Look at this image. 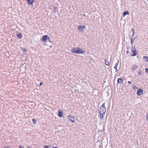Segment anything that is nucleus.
I'll list each match as a JSON object with an SVG mask.
<instances>
[{
    "label": "nucleus",
    "mask_w": 148,
    "mask_h": 148,
    "mask_svg": "<svg viewBox=\"0 0 148 148\" xmlns=\"http://www.w3.org/2000/svg\"><path fill=\"white\" fill-rule=\"evenodd\" d=\"M105 105V103H103V105L100 107L99 109V117L101 120L103 119L104 118L106 112Z\"/></svg>",
    "instance_id": "f257e3e1"
},
{
    "label": "nucleus",
    "mask_w": 148,
    "mask_h": 148,
    "mask_svg": "<svg viewBox=\"0 0 148 148\" xmlns=\"http://www.w3.org/2000/svg\"><path fill=\"white\" fill-rule=\"evenodd\" d=\"M132 51L133 53V54L132 55V56H136L138 52L136 50L135 47H132Z\"/></svg>",
    "instance_id": "f03ea898"
},
{
    "label": "nucleus",
    "mask_w": 148,
    "mask_h": 148,
    "mask_svg": "<svg viewBox=\"0 0 148 148\" xmlns=\"http://www.w3.org/2000/svg\"><path fill=\"white\" fill-rule=\"evenodd\" d=\"M77 54H83L85 53V51L82 48L77 47Z\"/></svg>",
    "instance_id": "7ed1b4c3"
},
{
    "label": "nucleus",
    "mask_w": 148,
    "mask_h": 148,
    "mask_svg": "<svg viewBox=\"0 0 148 148\" xmlns=\"http://www.w3.org/2000/svg\"><path fill=\"white\" fill-rule=\"evenodd\" d=\"M143 93V90L141 89H139L138 90L137 92V94L138 96L140 95H142Z\"/></svg>",
    "instance_id": "20e7f679"
},
{
    "label": "nucleus",
    "mask_w": 148,
    "mask_h": 148,
    "mask_svg": "<svg viewBox=\"0 0 148 148\" xmlns=\"http://www.w3.org/2000/svg\"><path fill=\"white\" fill-rule=\"evenodd\" d=\"M85 27V26L84 25L82 26L79 25V26L78 29L81 32H82L83 31V29Z\"/></svg>",
    "instance_id": "39448f33"
},
{
    "label": "nucleus",
    "mask_w": 148,
    "mask_h": 148,
    "mask_svg": "<svg viewBox=\"0 0 148 148\" xmlns=\"http://www.w3.org/2000/svg\"><path fill=\"white\" fill-rule=\"evenodd\" d=\"M68 119H69L70 121L73 122H75V119L74 117H72L69 116H68Z\"/></svg>",
    "instance_id": "423d86ee"
},
{
    "label": "nucleus",
    "mask_w": 148,
    "mask_h": 148,
    "mask_svg": "<svg viewBox=\"0 0 148 148\" xmlns=\"http://www.w3.org/2000/svg\"><path fill=\"white\" fill-rule=\"evenodd\" d=\"M77 47L73 48L71 49V51L74 53H77Z\"/></svg>",
    "instance_id": "0eeeda50"
},
{
    "label": "nucleus",
    "mask_w": 148,
    "mask_h": 148,
    "mask_svg": "<svg viewBox=\"0 0 148 148\" xmlns=\"http://www.w3.org/2000/svg\"><path fill=\"white\" fill-rule=\"evenodd\" d=\"M28 4L29 5H32L33 3L34 2V0H27Z\"/></svg>",
    "instance_id": "6e6552de"
},
{
    "label": "nucleus",
    "mask_w": 148,
    "mask_h": 148,
    "mask_svg": "<svg viewBox=\"0 0 148 148\" xmlns=\"http://www.w3.org/2000/svg\"><path fill=\"white\" fill-rule=\"evenodd\" d=\"M138 68V66L136 65H134L132 67V70L133 71H134Z\"/></svg>",
    "instance_id": "1a4fd4ad"
},
{
    "label": "nucleus",
    "mask_w": 148,
    "mask_h": 148,
    "mask_svg": "<svg viewBox=\"0 0 148 148\" xmlns=\"http://www.w3.org/2000/svg\"><path fill=\"white\" fill-rule=\"evenodd\" d=\"M63 115V112L62 111L60 112V111H59L58 116L60 117H62Z\"/></svg>",
    "instance_id": "9d476101"
},
{
    "label": "nucleus",
    "mask_w": 148,
    "mask_h": 148,
    "mask_svg": "<svg viewBox=\"0 0 148 148\" xmlns=\"http://www.w3.org/2000/svg\"><path fill=\"white\" fill-rule=\"evenodd\" d=\"M42 39L43 42L46 41V35L42 37Z\"/></svg>",
    "instance_id": "9b49d317"
},
{
    "label": "nucleus",
    "mask_w": 148,
    "mask_h": 148,
    "mask_svg": "<svg viewBox=\"0 0 148 148\" xmlns=\"http://www.w3.org/2000/svg\"><path fill=\"white\" fill-rule=\"evenodd\" d=\"M17 36L19 38H21L22 37V34L21 33H19L17 34Z\"/></svg>",
    "instance_id": "f8f14e48"
},
{
    "label": "nucleus",
    "mask_w": 148,
    "mask_h": 148,
    "mask_svg": "<svg viewBox=\"0 0 148 148\" xmlns=\"http://www.w3.org/2000/svg\"><path fill=\"white\" fill-rule=\"evenodd\" d=\"M129 12L127 11L124 12L123 14V16L124 17L126 15L129 14Z\"/></svg>",
    "instance_id": "ddd939ff"
},
{
    "label": "nucleus",
    "mask_w": 148,
    "mask_h": 148,
    "mask_svg": "<svg viewBox=\"0 0 148 148\" xmlns=\"http://www.w3.org/2000/svg\"><path fill=\"white\" fill-rule=\"evenodd\" d=\"M105 63L106 65L109 66L110 65L109 62L106 59H105Z\"/></svg>",
    "instance_id": "4468645a"
},
{
    "label": "nucleus",
    "mask_w": 148,
    "mask_h": 148,
    "mask_svg": "<svg viewBox=\"0 0 148 148\" xmlns=\"http://www.w3.org/2000/svg\"><path fill=\"white\" fill-rule=\"evenodd\" d=\"M117 81L119 83H122L123 82V80L121 78H119L118 79Z\"/></svg>",
    "instance_id": "2eb2a0df"
},
{
    "label": "nucleus",
    "mask_w": 148,
    "mask_h": 148,
    "mask_svg": "<svg viewBox=\"0 0 148 148\" xmlns=\"http://www.w3.org/2000/svg\"><path fill=\"white\" fill-rule=\"evenodd\" d=\"M118 64H119V61L118 60V61L116 63L115 66L114 67V68L116 69V71H117V65Z\"/></svg>",
    "instance_id": "dca6fc26"
},
{
    "label": "nucleus",
    "mask_w": 148,
    "mask_h": 148,
    "mask_svg": "<svg viewBox=\"0 0 148 148\" xmlns=\"http://www.w3.org/2000/svg\"><path fill=\"white\" fill-rule=\"evenodd\" d=\"M32 121L33 122V123L34 124H35L36 123V119H32Z\"/></svg>",
    "instance_id": "f3484780"
},
{
    "label": "nucleus",
    "mask_w": 148,
    "mask_h": 148,
    "mask_svg": "<svg viewBox=\"0 0 148 148\" xmlns=\"http://www.w3.org/2000/svg\"><path fill=\"white\" fill-rule=\"evenodd\" d=\"M22 49L23 50V51L24 52H25L27 51V50L25 48H22Z\"/></svg>",
    "instance_id": "a211bd4d"
},
{
    "label": "nucleus",
    "mask_w": 148,
    "mask_h": 148,
    "mask_svg": "<svg viewBox=\"0 0 148 148\" xmlns=\"http://www.w3.org/2000/svg\"><path fill=\"white\" fill-rule=\"evenodd\" d=\"M135 38H134L133 39H131V43H133V42L134 40L135 39Z\"/></svg>",
    "instance_id": "6ab92c4d"
},
{
    "label": "nucleus",
    "mask_w": 148,
    "mask_h": 148,
    "mask_svg": "<svg viewBox=\"0 0 148 148\" xmlns=\"http://www.w3.org/2000/svg\"><path fill=\"white\" fill-rule=\"evenodd\" d=\"M143 58L145 59L146 58L147 59L146 61H148V57L144 56Z\"/></svg>",
    "instance_id": "aec40b11"
},
{
    "label": "nucleus",
    "mask_w": 148,
    "mask_h": 148,
    "mask_svg": "<svg viewBox=\"0 0 148 148\" xmlns=\"http://www.w3.org/2000/svg\"><path fill=\"white\" fill-rule=\"evenodd\" d=\"M49 43L48 44V45H49V46L50 47L51 46V42H50V40H49Z\"/></svg>",
    "instance_id": "412c9836"
},
{
    "label": "nucleus",
    "mask_w": 148,
    "mask_h": 148,
    "mask_svg": "<svg viewBox=\"0 0 148 148\" xmlns=\"http://www.w3.org/2000/svg\"><path fill=\"white\" fill-rule=\"evenodd\" d=\"M145 71H146V73H148V69L146 68L145 69Z\"/></svg>",
    "instance_id": "4be33fe9"
},
{
    "label": "nucleus",
    "mask_w": 148,
    "mask_h": 148,
    "mask_svg": "<svg viewBox=\"0 0 148 148\" xmlns=\"http://www.w3.org/2000/svg\"><path fill=\"white\" fill-rule=\"evenodd\" d=\"M132 31H133V35H134V29H132V30H131Z\"/></svg>",
    "instance_id": "5701e85b"
},
{
    "label": "nucleus",
    "mask_w": 148,
    "mask_h": 148,
    "mask_svg": "<svg viewBox=\"0 0 148 148\" xmlns=\"http://www.w3.org/2000/svg\"><path fill=\"white\" fill-rule=\"evenodd\" d=\"M133 88L134 89H135L137 88V87L136 86H133Z\"/></svg>",
    "instance_id": "b1692460"
},
{
    "label": "nucleus",
    "mask_w": 148,
    "mask_h": 148,
    "mask_svg": "<svg viewBox=\"0 0 148 148\" xmlns=\"http://www.w3.org/2000/svg\"><path fill=\"white\" fill-rule=\"evenodd\" d=\"M47 40H49V37L47 35Z\"/></svg>",
    "instance_id": "393cba45"
},
{
    "label": "nucleus",
    "mask_w": 148,
    "mask_h": 148,
    "mask_svg": "<svg viewBox=\"0 0 148 148\" xmlns=\"http://www.w3.org/2000/svg\"><path fill=\"white\" fill-rule=\"evenodd\" d=\"M147 119L148 121V114L147 115Z\"/></svg>",
    "instance_id": "a878e982"
},
{
    "label": "nucleus",
    "mask_w": 148,
    "mask_h": 148,
    "mask_svg": "<svg viewBox=\"0 0 148 148\" xmlns=\"http://www.w3.org/2000/svg\"><path fill=\"white\" fill-rule=\"evenodd\" d=\"M138 73L139 74H140V75H141V73H140V71H139L138 72Z\"/></svg>",
    "instance_id": "bb28decb"
},
{
    "label": "nucleus",
    "mask_w": 148,
    "mask_h": 148,
    "mask_svg": "<svg viewBox=\"0 0 148 148\" xmlns=\"http://www.w3.org/2000/svg\"><path fill=\"white\" fill-rule=\"evenodd\" d=\"M128 83H129L130 84H131V82H130V81H129L128 82Z\"/></svg>",
    "instance_id": "cd10ccee"
},
{
    "label": "nucleus",
    "mask_w": 148,
    "mask_h": 148,
    "mask_svg": "<svg viewBox=\"0 0 148 148\" xmlns=\"http://www.w3.org/2000/svg\"><path fill=\"white\" fill-rule=\"evenodd\" d=\"M42 82H41V83H40V86L42 85Z\"/></svg>",
    "instance_id": "c85d7f7f"
},
{
    "label": "nucleus",
    "mask_w": 148,
    "mask_h": 148,
    "mask_svg": "<svg viewBox=\"0 0 148 148\" xmlns=\"http://www.w3.org/2000/svg\"><path fill=\"white\" fill-rule=\"evenodd\" d=\"M19 148H22V147H21V146H19ZM23 148H24V147H23Z\"/></svg>",
    "instance_id": "c756f323"
},
{
    "label": "nucleus",
    "mask_w": 148,
    "mask_h": 148,
    "mask_svg": "<svg viewBox=\"0 0 148 148\" xmlns=\"http://www.w3.org/2000/svg\"><path fill=\"white\" fill-rule=\"evenodd\" d=\"M44 148H46V146H45Z\"/></svg>",
    "instance_id": "7c9ffc66"
},
{
    "label": "nucleus",
    "mask_w": 148,
    "mask_h": 148,
    "mask_svg": "<svg viewBox=\"0 0 148 148\" xmlns=\"http://www.w3.org/2000/svg\"><path fill=\"white\" fill-rule=\"evenodd\" d=\"M5 148H8V147H5Z\"/></svg>",
    "instance_id": "2f4dec72"
},
{
    "label": "nucleus",
    "mask_w": 148,
    "mask_h": 148,
    "mask_svg": "<svg viewBox=\"0 0 148 148\" xmlns=\"http://www.w3.org/2000/svg\"><path fill=\"white\" fill-rule=\"evenodd\" d=\"M128 52V51H127V53Z\"/></svg>",
    "instance_id": "473e14b6"
},
{
    "label": "nucleus",
    "mask_w": 148,
    "mask_h": 148,
    "mask_svg": "<svg viewBox=\"0 0 148 148\" xmlns=\"http://www.w3.org/2000/svg\"><path fill=\"white\" fill-rule=\"evenodd\" d=\"M47 148H48L49 147L48 146H47Z\"/></svg>",
    "instance_id": "72a5a7b5"
},
{
    "label": "nucleus",
    "mask_w": 148,
    "mask_h": 148,
    "mask_svg": "<svg viewBox=\"0 0 148 148\" xmlns=\"http://www.w3.org/2000/svg\"><path fill=\"white\" fill-rule=\"evenodd\" d=\"M53 148H57V147H54Z\"/></svg>",
    "instance_id": "f704fd0d"
},
{
    "label": "nucleus",
    "mask_w": 148,
    "mask_h": 148,
    "mask_svg": "<svg viewBox=\"0 0 148 148\" xmlns=\"http://www.w3.org/2000/svg\"><path fill=\"white\" fill-rule=\"evenodd\" d=\"M27 148H30V147H28Z\"/></svg>",
    "instance_id": "c9c22d12"
},
{
    "label": "nucleus",
    "mask_w": 148,
    "mask_h": 148,
    "mask_svg": "<svg viewBox=\"0 0 148 148\" xmlns=\"http://www.w3.org/2000/svg\"><path fill=\"white\" fill-rule=\"evenodd\" d=\"M84 16H85V14H84Z\"/></svg>",
    "instance_id": "e433bc0d"
},
{
    "label": "nucleus",
    "mask_w": 148,
    "mask_h": 148,
    "mask_svg": "<svg viewBox=\"0 0 148 148\" xmlns=\"http://www.w3.org/2000/svg\"><path fill=\"white\" fill-rule=\"evenodd\" d=\"M147 0L148 1V0Z\"/></svg>",
    "instance_id": "4c0bfd02"
}]
</instances>
